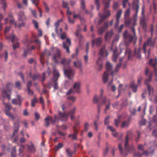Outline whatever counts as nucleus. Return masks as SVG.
Listing matches in <instances>:
<instances>
[{
  "instance_id": "64",
  "label": "nucleus",
  "mask_w": 157,
  "mask_h": 157,
  "mask_svg": "<svg viewBox=\"0 0 157 157\" xmlns=\"http://www.w3.org/2000/svg\"><path fill=\"white\" fill-rule=\"evenodd\" d=\"M138 149L141 151H144V149L143 146L142 144L139 145L138 146Z\"/></svg>"
},
{
  "instance_id": "44",
  "label": "nucleus",
  "mask_w": 157,
  "mask_h": 157,
  "mask_svg": "<svg viewBox=\"0 0 157 157\" xmlns=\"http://www.w3.org/2000/svg\"><path fill=\"white\" fill-rule=\"evenodd\" d=\"M30 76L34 80H35L37 78H38L39 77V75L38 74H36L34 75H31V73H30L29 74Z\"/></svg>"
},
{
  "instance_id": "10",
  "label": "nucleus",
  "mask_w": 157,
  "mask_h": 157,
  "mask_svg": "<svg viewBox=\"0 0 157 157\" xmlns=\"http://www.w3.org/2000/svg\"><path fill=\"white\" fill-rule=\"evenodd\" d=\"M6 38L8 40H11L13 44V48L14 49L19 47V44L18 42L14 43V41H17V38L13 34H11L10 35L6 36Z\"/></svg>"
},
{
  "instance_id": "31",
  "label": "nucleus",
  "mask_w": 157,
  "mask_h": 157,
  "mask_svg": "<svg viewBox=\"0 0 157 157\" xmlns=\"http://www.w3.org/2000/svg\"><path fill=\"white\" fill-rule=\"evenodd\" d=\"M62 21V19L59 20L54 23V25L55 27V30L56 33H58V28L59 26L60 22Z\"/></svg>"
},
{
  "instance_id": "11",
  "label": "nucleus",
  "mask_w": 157,
  "mask_h": 157,
  "mask_svg": "<svg viewBox=\"0 0 157 157\" xmlns=\"http://www.w3.org/2000/svg\"><path fill=\"white\" fill-rule=\"evenodd\" d=\"M138 0H135L132 3L133 9L135 10V14L133 16V19L135 21L137 20V16L138 10L139 9L138 5Z\"/></svg>"
},
{
  "instance_id": "7",
  "label": "nucleus",
  "mask_w": 157,
  "mask_h": 157,
  "mask_svg": "<svg viewBox=\"0 0 157 157\" xmlns=\"http://www.w3.org/2000/svg\"><path fill=\"white\" fill-rule=\"evenodd\" d=\"M131 133V131H128L127 132V134L126 137V139L125 140V143L124 144V148L125 150L123 152L122 148H121V145L119 144L118 145L121 154L122 155L124 154V153L126 152L127 151H130V147L128 144V138L129 136V135Z\"/></svg>"
},
{
  "instance_id": "18",
  "label": "nucleus",
  "mask_w": 157,
  "mask_h": 157,
  "mask_svg": "<svg viewBox=\"0 0 157 157\" xmlns=\"http://www.w3.org/2000/svg\"><path fill=\"white\" fill-rule=\"evenodd\" d=\"M17 99L14 98L12 100V103L15 105H18L20 106L21 105V102L23 99L21 98L20 95H17Z\"/></svg>"
},
{
  "instance_id": "38",
  "label": "nucleus",
  "mask_w": 157,
  "mask_h": 157,
  "mask_svg": "<svg viewBox=\"0 0 157 157\" xmlns=\"http://www.w3.org/2000/svg\"><path fill=\"white\" fill-rule=\"evenodd\" d=\"M154 150H152V151L149 153L147 151H144L142 154V155H144L145 156H148L149 155H152L154 153Z\"/></svg>"
},
{
  "instance_id": "33",
  "label": "nucleus",
  "mask_w": 157,
  "mask_h": 157,
  "mask_svg": "<svg viewBox=\"0 0 157 157\" xmlns=\"http://www.w3.org/2000/svg\"><path fill=\"white\" fill-rule=\"evenodd\" d=\"M117 50L116 48L115 47V49L113 50V54L112 57V60L114 62L116 61L118 57V56L116 54Z\"/></svg>"
},
{
  "instance_id": "52",
  "label": "nucleus",
  "mask_w": 157,
  "mask_h": 157,
  "mask_svg": "<svg viewBox=\"0 0 157 157\" xmlns=\"http://www.w3.org/2000/svg\"><path fill=\"white\" fill-rule=\"evenodd\" d=\"M99 100L98 98L95 95L94 96V99H93V102L94 103H97L98 101Z\"/></svg>"
},
{
  "instance_id": "41",
  "label": "nucleus",
  "mask_w": 157,
  "mask_h": 157,
  "mask_svg": "<svg viewBox=\"0 0 157 157\" xmlns=\"http://www.w3.org/2000/svg\"><path fill=\"white\" fill-rule=\"evenodd\" d=\"M122 13V10H119L117 12L116 14V19L119 20L121 13Z\"/></svg>"
},
{
  "instance_id": "35",
  "label": "nucleus",
  "mask_w": 157,
  "mask_h": 157,
  "mask_svg": "<svg viewBox=\"0 0 157 157\" xmlns=\"http://www.w3.org/2000/svg\"><path fill=\"white\" fill-rule=\"evenodd\" d=\"M77 17L79 18L81 21V23L83 24L85 22V20L83 17H81L79 14H74L73 15V18H76Z\"/></svg>"
},
{
  "instance_id": "17",
  "label": "nucleus",
  "mask_w": 157,
  "mask_h": 157,
  "mask_svg": "<svg viewBox=\"0 0 157 157\" xmlns=\"http://www.w3.org/2000/svg\"><path fill=\"white\" fill-rule=\"evenodd\" d=\"M141 14L142 17H141L140 19V25L145 30L146 28V24L145 22L144 16V11L143 10H142Z\"/></svg>"
},
{
  "instance_id": "40",
  "label": "nucleus",
  "mask_w": 157,
  "mask_h": 157,
  "mask_svg": "<svg viewBox=\"0 0 157 157\" xmlns=\"http://www.w3.org/2000/svg\"><path fill=\"white\" fill-rule=\"evenodd\" d=\"M152 75L153 73L152 72H151L150 73L149 78L145 81V84H147V83L151 81Z\"/></svg>"
},
{
  "instance_id": "36",
  "label": "nucleus",
  "mask_w": 157,
  "mask_h": 157,
  "mask_svg": "<svg viewBox=\"0 0 157 157\" xmlns=\"http://www.w3.org/2000/svg\"><path fill=\"white\" fill-rule=\"evenodd\" d=\"M74 130V133L72 134V139L73 140H76L77 139V135L78 134V132L75 128V127H73Z\"/></svg>"
},
{
  "instance_id": "47",
  "label": "nucleus",
  "mask_w": 157,
  "mask_h": 157,
  "mask_svg": "<svg viewBox=\"0 0 157 157\" xmlns=\"http://www.w3.org/2000/svg\"><path fill=\"white\" fill-rule=\"evenodd\" d=\"M37 102V99L36 97H35L34 98L31 100V105L32 107H34L35 106V104Z\"/></svg>"
},
{
  "instance_id": "55",
  "label": "nucleus",
  "mask_w": 157,
  "mask_h": 157,
  "mask_svg": "<svg viewBox=\"0 0 157 157\" xmlns=\"http://www.w3.org/2000/svg\"><path fill=\"white\" fill-rule=\"evenodd\" d=\"M130 11L129 9L127 10L125 12L124 16L125 17H128L130 14Z\"/></svg>"
},
{
  "instance_id": "4",
  "label": "nucleus",
  "mask_w": 157,
  "mask_h": 157,
  "mask_svg": "<svg viewBox=\"0 0 157 157\" xmlns=\"http://www.w3.org/2000/svg\"><path fill=\"white\" fill-rule=\"evenodd\" d=\"M131 31L133 33L134 35L133 36L129 34L126 30L123 34V37L124 39L125 44L126 45H127L129 43H131L132 40L136 41V38L135 36V31L134 27H132L131 28Z\"/></svg>"
},
{
  "instance_id": "37",
  "label": "nucleus",
  "mask_w": 157,
  "mask_h": 157,
  "mask_svg": "<svg viewBox=\"0 0 157 157\" xmlns=\"http://www.w3.org/2000/svg\"><path fill=\"white\" fill-rule=\"evenodd\" d=\"M125 54L128 55V59H130L131 56V51L129 48H126L125 52Z\"/></svg>"
},
{
  "instance_id": "26",
  "label": "nucleus",
  "mask_w": 157,
  "mask_h": 157,
  "mask_svg": "<svg viewBox=\"0 0 157 157\" xmlns=\"http://www.w3.org/2000/svg\"><path fill=\"white\" fill-rule=\"evenodd\" d=\"M14 132L13 134V136L15 135L16 133L17 132L19 129V124L18 122H17L16 123H14Z\"/></svg>"
},
{
  "instance_id": "50",
  "label": "nucleus",
  "mask_w": 157,
  "mask_h": 157,
  "mask_svg": "<svg viewBox=\"0 0 157 157\" xmlns=\"http://www.w3.org/2000/svg\"><path fill=\"white\" fill-rule=\"evenodd\" d=\"M89 127V124L87 122H86L84 124V129L86 131H87L88 130Z\"/></svg>"
},
{
  "instance_id": "42",
  "label": "nucleus",
  "mask_w": 157,
  "mask_h": 157,
  "mask_svg": "<svg viewBox=\"0 0 157 157\" xmlns=\"http://www.w3.org/2000/svg\"><path fill=\"white\" fill-rule=\"evenodd\" d=\"M63 147V144L61 143H59L57 145L55 146V149L56 151H58L59 149Z\"/></svg>"
},
{
  "instance_id": "9",
  "label": "nucleus",
  "mask_w": 157,
  "mask_h": 157,
  "mask_svg": "<svg viewBox=\"0 0 157 157\" xmlns=\"http://www.w3.org/2000/svg\"><path fill=\"white\" fill-rule=\"evenodd\" d=\"M18 19L19 21L22 22L21 24H19L18 26L19 28L24 27L25 23L24 22L26 21L27 18L24 12L23 11H21L18 14Z\"/></svg>"
},
{
  "instance_id": "45",
  "label": "nucleus",
  "mask_w": 157,
  "mask_h": 157,
  "mask_svg": "<svg viewBox=\"0 0 157 157\" xmlns=\"http://www.w3.org/2000/svg\"><path fill=\"white\" fill-rule=\"evenodd\" d=\"M81 2V9L82 10H84L85 9V1L84 0H80Z\"/></svg>"
},
{
  "instance_id": "19",
  "label": "nucleus",
  "mask_w": 157,
  "mask_h": 157,
  "mask_svg": "<svg viewBox=\"0 0 157 157\" xmlns=\"http://www.w3.org/2000/svg\"><path fill=\"white\" fill-rule=\"evenodd\" d=\"M109 22L106 21L104 24V26L99 28L98 30V32L100 34H102L105 30L109 27Z\"/></svg>"
},
{
  "instance_id": "48",
  "label": "nucleus",
  "mask_w": 157,
  "mask_h": 157,
  "mask_svg": "<svg viewBox=\"0 0 157 157\" xmlns=\"http://www.w3.org/2000/svg\"><path fill=\"white\" fill-rule=\"evenodd\" d=\"M43 3L44 6L45 8V10L46 12H48L49 11V8L48 5L45 2H43Z\"/></svg>"
},
{
  "instance_id": "63",
  "label": "nucleus",
  "mask_w": 157,
  "mask_h": 157,
  "mask_svg": "<svg viewBox=\"0 0 157 157\" xmlns=\"http://www.w3.org/2000/svg\"><path fill=\"white\" fill-rule=\"evenodd\" d=\"M68 22L70 24H74L75 22V21L73 19H71L70 17H68Z\"/></svg>"
},
{
  "instance_id": "29",
  "label": "nucleus",
  "mask_w": 157,
  "mask_h": 157,
  "mask_svg": "<svg viewBox=\"0 0 157 157\" xmlns=\"http://www.w3.org/2000/svg\"><path fill=\"white\" fill-rule=\"evenodd\" d=\"M130 121L129 120L124 121L122 122L121 124V127L123 128H127L129 125Z\"/></svg>"
},
{
  "instance_id": "15",
  "label": "nucleus",
  "mask_w": 157,
  "mask_h": 157,
  "mask_svg": "<svg viewBox=\"0 0 157 157\" xmlns=\"http://www.w3.org/2000/svg\"><path fill=\"white\" fill-rule=\"evenodd\" d=\"M149 64L154 68V71L155 76V80L157 81V60L156 59H151L149 62Z\"/></svg>"
},
{
  "instance_id": "25",
  "label": "nucleus",
  "mask_w": 157,
  "mask_h": 157,
  "mask_svg": "<svg viewBox=\"0 0 157 157\" xmlns=\"http://www.w3.org/2000/svg\"><path fill=\"white\" fill-rule=\"evenodd\" d=\"M141 49L139 48L138 49L135 48L134 49V55L136 57L139 59L141 58L140 55Z\"/></svg>"
},
{
  "instance_id": "27",
  "label": "nucleus",
  "mask_w": 157,
  "mask_h": 157,
  "mask_svg": "<svg viewBox=\"0 0 157 157\" xmlns=\"http://www.w3.org/2000/svg\"><path fill=\"white\" fill-rule=\"evenodd\" d=\"M107 129L110 130L112 132V135L113 136L117 137L118 136V133L116 131L115 129L111 126H109Z\"/></svg>"
},
{
  "instance_id": "23",
  "label": "nucleus",
  "mask_w": 157,
  "mask_h": 157,
  "mask_svg": "<svg viewBox=\"0 0 157 157\" xmlns=\"http://www.w3.org/2000/svg\"><path fill=\"white\" fill-rule=\"evenodd\" d=\"M53 80L54 81H57L58 78L59 76V75L58 71L55 67L53 69Z\"/></svg>"
},
{
  "instance_id": "20",
  "label": "nucleus",
  "mask_w": 157,
  "mask_h": 157,
  "mask_svg": "<svg viewBox=\"0 0 157 157\" xmlns=\"http://www.w3.org/2000/svg\"><path fill=\"white\" fill-rule=\"evenodd\" d=\"M58 114L60 119L62 121H65L67 120L68 115L66 114L65 113H62L60 112L59 111Z\"/></svg>"
},
{
  "instance_id": "43",
  "label": "nucleus",
  "mask_w": 157,
  "mask_h": 157,
  "mask_svg": "<svg viewBox=\"0 0 157 157\" xmlns=\"http://www.w3.org/2000/svg\"><path fill=\"white\" fill-rule=\"evenodd\" d=\"M147 88L149 91V96H150L153 94V88L148 85H147Z\"/></svg>"
},
{
  "instance_id": "39",
  "label": "nucleus",
  "mask_w": 157,
  "mask_h": 157,
  "mask_svg": "<svg viewBox=\"0 0 157 157\" xmlns=\"http://www.w3.org/2000/svg\"><path fill=\"white\" fill-rule=\"evenodd\" d=\"M130 86L133 92H135L137 91V86L134 84V82H133L130 84Z\"/></svg>"
},
{
  "instance_id": "8",
  "label": "nucleus",
  "mask_w": 157,
  "mask_h": 157,
  "mask_svg": "<svg viewBox=\"0 0 157 157\" xmlns=\"http://www.w3.org/2000/svg\"><path fill=\"white\" fill-rule=\"evenodd\" d=\"M3 103L4 105L5 106V112L6 114L10 118L13 120L15 119V117L11 113L10 110L12 108L11 105L9 103H6L3 101Z\"/></svg>"
},
{
  "instance_id": "21",
  "label": "nucleus",
  "mask_w": 157,
  "mask_h": 157,
  "mask_svg": "<svg viewBox=\"0 0 157 157\" xmlns=\"http://www.w3.org/2000/svg\"><path fill=\"white\" fill-rule=\"evenodd\" d=\"M80 83L79 82L75 83L73 86V90L75 93H80Z\"/></svg>"
},
{
  "instance_id": "56",
  "label": "nucleus",
  "mask_w": 157,
  "mask_h": 157,
  "mask_svg": "<svg viewBox=\"0 0 157 157\" xmlns=\"http://www.w3.org/2000/svg\"><path fill=\"white\" fill-rule=\"evenodd\" d=\"M30 10L31 13L32 15L35 17H36V11L35 10H31L30 8H29Z\"/></svg>"
},
{
  "instance_id": "28",
  "label": "nucleus",
  "mask_w": 157,
  "mask_h": 157,
  "mask_svg": "<svg viewBox=\"0 0 157 157\" xmlns=\"http://www.w3.org/2000/svg\"><path fill=\"white\" fill-rule=\"evenodd\" d=\"M113 33L112 30H111L110 31L106 33V35L105 36V38L106 40H108L110 39L112 36Z\"/></svg>"
},
{
  "instance_id": "2",
  "label": "nucleus",
  "mask_w": 157,
  "mask_h": 157,
  "mask_svg": "<svg viewBox=\"0 0 157 157\" xmlns=\"http://www.w3.org/2000/svg\"><path fill=\"white\" fill-rule=\"evenodd\" d=\"M108 55L107 51L105 49V46H103L99 51V56L100 57L98 59L96 62V65L98 66V71H101L103 67L102 61L104 58Z\"/></svg>"
},
{
  "instance_id": "1",
  "label": "nucleus",
  "mask_w": 157,
  "mask_h": 157,
  "mask_svg": "<svg viewBox=\"0 0 157 157\" xmlns=\"http://www.w3.org/2000/svg\"><path fill=\"white\" fill-rule=\"evenodd\" d=\"M71 61V60L70 59H66L65 58H63L61 59V62L63 65L64 74L69 79H72L75 75L74 71L71 68L69 67L68 69H66V66L68 65Z\"/></svg>"
},
{
  "instance_id": "13",
  "label": "nucleus",
  "mask_w": 157,
  "mask_h": 157,
  "mask_svg": "<svg viewBox=\"0 0 157 157\" xmlns=\"http://www.w3.org/2000/svg\"><path fill=\"white\" fill-rule=\"evenodd\" d=\"M55 121H53L51 116H48L44 119L45 125L46 127H48L49 125V121H50L52 124H54L58 120V117L55 115Z\"/></svg>"
},
{
  "instance_id": "57",
  "label": "nucleus",
  "mask_w": 157,
  "mask_h": 157,
  "mask_svg": "<svg viewBox=\"0 0 157 157\" xmlns=\"http://www.w3.org/2000/svg\"><path fill=\"white\" fill-rule=\"evenodd\" d=\"M142 155L139 152H136L135 153L133 157H141Z\"/></svg>"
},
{
  "instance_id": "30",
  "label": "nucleus",
  "mask_w": 157,
  "mask_h": 157,
  "mask_svg": "<svg viewBox=\"0 0 157 157\" xmlns=\"http://www.w3.org/2000/svg\"><path fill=\"white\" fill-rule=\"evenodd\" d=\"M29 151L32 153H34L36 151V148L33 144L31 143L30 146L27 145Z\"/></svg>"
},
{
  "instance_id": "32",
  "label": "nucleus",
  "mask_w": 157,
  "mask_h": 157,
  "mask_svg": "<svg viewBox=\"0 0 157 157\" xmlns=\"http://www.w3.org/2000/svg\"><path fill=\"white\" fill-rule=\"evenodd\" d=\"M45 55L48 56H50L51 53L50 51L47 49H45L44 52L41 55V59H42L43 56Z\"/></svg>"
},
{
  "instance_id": "58",
  "label": "nucleus",
  "mask_w": 157,
  "mask_h": 157,
  "mask_svg": "<svg viewBox=\"0 0 157 157\" xmlns=\"http://www.w3.org/2000/svg\"><path fill=\"white\" fill-rule=\"evenodd\" d=\"M16 154V149L15 147H14L11 151V155L13 157H15Z\"/></svg>"
},
{
  "instance_id": "16",
  "label": "nucleus",
  "mask_w": 157,
  "mask_h": 157,
  "mask_svg": "<svg viewBox=\"0 0 157 157\" xmlns=\"http://www.w3.org/2000/svg\"><path fill=\"white\" fill-rule=\"evenodd\" d=\"M102 42V39L101 38L93 39L92 40V47H93L94 46H99L101 45Z\"/></svg>"
},
{
  "instance_id": "53",
  "label": "nucleus",
  "mask_w": 157,
  "mask_h": 157,
  "mask_svg": "<svg viewBox=\"0 0 157 157\" xmlns=\"http://www.w3.org/2000/svg\"><path fill=\"white\" fill-rule=\"evenodd\" d=\"M15 85L16 87L19 89L21 88V83L19 81H17L16 82Z\"/></svg>"
},
{
  "instance_id": "3",
  "label": "nucleus",
  "mask_w": 157,
  "mask_h": 157,
  "mask_svg": "<svg viewBox=\"0 0 157 157\" xmlns=\"http://www.w3.org/2000/svg\"><path fill=\"white\" fill-rule=\"evenodd\" d=\"M111 0H103L102 3L105 5V9L104 10V13L102 15H101L100 13H99V16L101 19L99 21L98 24H100L106 18L109 17L110 16V12L109 11L107 10L106 8L109 7L110 2Z\"/></svg>"
},
{
  "instance_id": "14",
  "label": "nucleus",
  "mask_w": 157,
  "mask_h": 157,
  "mask_svg": "<svg viewBox=\"0 0 157 157\" xmlns=\"http://www.w3.org/2000/svg\"><path fill=\"white\" fill-rule=\"evenodd\" d=\"M71 44L70 39L68 38H66V41H63V48L65 49L66 52L68 53H70L69 50V47Z\"/></svg>"
},
{
  "instance_id": "59",
  "label": "nucleus",
  "mask_w": 157,
  "mask_h": 157,
  "mask_svg": "<svg viewBox=\"0 0 157 157\" xmlns=\"http://www.w3.org/2000/svg\"><path fill=\"white\" fill-rule=\"evenodd\" d=\"M143 79V77L142 76L140 75L138 76L137 82L138 85L140 84L141 82Z\"/></svg>"
},
{
  "instance_id": "22",
  "label": "nucleus",
  "mask_w": 157,
  "mask_h": 157,
  "mask_svg": "<svg viewBox=\"0 0 157 157\" xmlns=\"http://www.w3.org/2000/svg\"><path fill=\"white\" fill-rule=\"evenodd\" d=\"M11 91V90H4L2 92V96L5 98H7L9 100H10V95L8 92H10Z\"/></svg>"
},
{
  "instance_id": "54",
  "label": "nucleus",
  "mask_w": 157,
  "mask_h": 157,
  "mask_svg": "<svg viewBox=\"0 0 157 157\" xmlns=\"http://www.w3.org/2000/svg\"><path fill=\"white\" fill-rule=\"evenodd\" d=\"M95 4L97 5V10H98L99 9L100 4L99 3V0H95Z\"/></svg>"
},
{
  "instance_id": "5",
  "label": "nucleus",
  "mask_w": 157,
  "mask_h": 157,
  "mask_svg": "<svg viewBox=\"0 0 157 157\" xmlns=\"http://www.w3.org/2000/svg\"><path fill=\"white\" fill-rule=\"evenodd\" d=\"M106 71L104 72L103 77L102 79L104 82H106L108 80V77L109 74L111 73V75L113 76V72L112 70V66L111 64L109 62L107 61L106 63Z\"/></svg>"
},
{
  "instance_id": "12",
  "label": "nucleus",
  "mask_w": 157,
  "mask_h": 157,
  "mask_svg": "<svg viewBox=\"0 0 157 157\" xmlns=\"http://www.w3.org/2000/svg\"><path fill=\"white\" fill-rule=\"evenodd\" d=\"M155 43L154 42H152L151 39L150 38L148 39L147 42H145L143 46V50L145 54L146 52V50L149 46L152 47L154 46Z\"/></svg>"
},
{
  "instance_id": "46",
  "label": "nucleus",
  "mask_w": 157,
  "mask_h": 157,
  "mask_svg": "<svg viewBox=\"0 0 157 157\" xmlns=\"http://www.w3.org/2000/svg\"><path fill=\"white\" fill-rule=\"evenodd\" d=\"M76 97L73 96H69L67 97V99L73 102H74L76 100Z\"/></svg>"
},
{
  "instance_id": "24",
  "label": "nucleus",
  "mask_w": 157,
  "mask_h": 157,
  "mask_svg": "<svg viewBox=\"0 0 157 157\" xmlns=\"http://www.w3.org/2000/svg\"><path fill=\"white\" fill-rule=\"evenodd\" d=\"M74 65L75 67L78 68H81L82 67V62L79 60L74 61Z\"/></svg>"
},
{
  "instance_id": "60",
  "label": "nucleus",
  "mask_w": 157,
  "mask_h": 157,
  "mask_svg": "<svg viewBox=\"0 0 157 157\" xmlns=\"http://www.w3.org/2000/svg\"><path fill=\"white\" fill-rule=\"evenodd\" d=\"M10 21L11 24H13L15 27L17 26L16 23L14 21V19L13 17H11Z\"/></svg>"
},
{
  "instance_id": "6",
  "label": "nucleus",
  "mask_w": 157,
  "mask_h": 157,
  "mask_svg": "<svg viewBox=\"0 0 157 157\" xmlns=\"http://www.w3.org/2000/svg\"><path fill=\"white\" fill-rule=\"evenodd\" d=\"M50 49L52 52H54L52 56V60L56 63H59L61 57V52L60 50L57 48L54 47L51 48Z\"/></svg>"
},
{
  "instance_id": "34",
  "label": "nucleus",
  "mask_w": 157,
  "mask_h": 157,
  "mask_svg": "<svg viewBox=\"0 0 157 157\" xmlns=\"http://www.w3.org/2000/svg\"><path fill=\"white\" fill-rule=\"evenodd\" d=\"M33 42L32 41H29L28 42V43L25 44L27 46L26 49H24V56H26L27 54V51H28L29 49V47L28 46V44L29 43H31Z\"/></svg>"
},
{
  "instance_id": "61",
  "label": "nucleus",
  "mask_w": 157,
  "mask_h": 157,
  "mask_svg": "<svg viewBox=\"0 0 157 157\" xmlns=\"http://www.w3.org/2000/svg\"><path fill=\"white\" fill-rule=\"evenodd\" d=\"M53 81L54 82V87L55 90L58 89V83L56 82L57 81H54L53 80Z\"/></svg>"
},
{
  "instance_id": "49",
  "label": "nucleus",
  "mask_w": 157,
  "mask_h": 157,
  "mask_svg": "<svg viewBox=\"0 0 157 157\" xmlns=\"http://www.w3.org/2000/svg\"><path fill=\"white\" fill-rule=\"evenodd\" d=\"M63 6L64 8H67V9H68V7H69L68 6V4L67 2L64 1H63Z\"/></svg>"
},
{
  "instance_id": "51",
  "label": "nucleus",
  "mask_w": 157,
  "mask_h": 157,
  "mask_svg": "<svg viewBox=\"0 0 157 157\" xmlns=\"http://www.w3.org/2000/svg\"><path fill=\"white\" fill-rule=\"evenodd\" d=\"M60 35V37L63 40L66 38V33L65 32H63L59 34Z\"/></svg>"
},
{
  "instance_id": "62",
  "label": "nucleus",
  "mask_w": 157,
  "mask_h": 157,
  "mask_svg": "<svg viewBox=\"0 0 157 157\" xmlns=\"http://www.w3.org/2000/svg\"><path fill=\"white\" fill-rule=\"evenodd\" d=\"M66 152L68 155L70 157H71L72 154V152L71 151L70 149H67L66 150Z\"/></svg>"
}]
</instances>
